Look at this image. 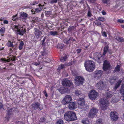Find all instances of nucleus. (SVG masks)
<instances>
[{"instance_id": "6", "label": "nucleus", "mask_w": 124, "mask_h": 124, "mask_svg": "<svg viewBox=\"0 0 124 124\" xmlns=\"http://www.w3.org/2000/svg\"><path fill=\"white\" fill-rule=\"evenodd\" d=\"M34 33L35 35L34 36H33L32 38L34 41H37L36 40L38 39L39 38L42 34L41 31L39 30V29L37 28H34Z\"/></svg>"}, {"instance_id": "36", "label": "nucleus", "mask_w": 124, "mask_h": 124, "mask_svg": "<svg viewBox=\"0 0 124 124\" xmlns=\"http://www.w3.org/2000/svg\"><path fill=\"white\" fill-rule=\"evenodd\" d=\"M7 45L8 47H14V45L12 44V43L9 41H8L7 43Z\"/></svg>"}, {"instance_id": "3", "label": "nucleus", "mask_w": 124, "mask_h": 124, "mask_svg": "<svg viewBox=\"0 0 124 124\" xmlns=\"http://www.w3.org/2000/svg\"><path fill=\"white\" fill-rule=\"evenodd\" d=\"M12 28L14 31L17 32V34H19L21 36L23 35L26 31L25 30L23 26L20 28L19 26L14 25Z\"/></svg>"}, {"instance_id": "39", "label": "nucleus", "mask_w": 124, "mask_h": 124, "mask_svg": "<svg viewBox=\"0 0 124 124\" xmlns=\"http://www.w3.org/2000/svg\"><path fill=\"white\" fill-rule=\"evenodd\" d=\"M98 20L103 22L105 21V19L104 18L101 17H99L98 18Z\"/></svg>"}, {"instance_id": "49", "label": "nucleus", "mask_w": 124, "mask_h": 124, "mask_svg": "<svg viewBox=\"0 0 124 124\" xmlns=\"http://www.w3.org/2000/svg\"><path fill=\"white\" fill-rule=\"evenodd\" d=\"M1 60L2 62H9V61H8V60H7L5 58H2L1 59Z\"/></svg>"}, {"instance_id": "44", "label": "nucleus", "mask_w": 124, "mask_h": 124, "mask_svg": "<svg viewBox=\"0 0 124 124\" xmlns=\"http://www.w3.org/2000/svg\"><path fill=\"white\" fill-rule=\"evenodd\" d=\"M57 0H51L50 1V2L52 4L56 3L57 2Z\"/></svg>"}, {"instance_id": "2", "label": "nucleus", "mask_w": 124, "mask_h": 124, "mask_svg": "<svg viewBox=\"0 0 124 124\" xmlns=\"http://www.w3.org/2000/svg\"><path fill=\"white\" fill-rule=\"evenodd\" d=\"M100 103L101 109L104 110L107 109L108 106L109 104V102L107 98H102L100 101Z\"/></svg>"}, {"instance_id": "51", "label": "nucleus", "mask_w": 124, "mask_h": 124, "mask_svg": "<svg viewBox=\"0 0 124 124\" xmlns=\"http://www.w3.org/2000/svg\"><path fill=\"white\" fill-rule=\"evenodd\" d=\"M122 38L118 37L116 38V40L119 42H121Z\"/></svg>"}, {"instance_id": "64", "label": "nucleus", "mask_w": 124, "mask_h": 124, "mask_svg": "<svg viewBox=\"0 0 124 124\" xmlns=\"http://www.w3.org/2000/svg\"><path fill=\"white\" fill-rule=\"evenodd\" d=\"M23 47V46L19 45V49L20 50H21L22 49Z\"/></svg>"}, {"instance_id": "7", "label": "nucleus", "mask_w": 124, "mask_h": 124, "mask_svg": "<svg viewBox=\"0 0 124 124\" xmlns=\"http://www.w3.org/2000/svg\"><path fill=\"white\" fill-rule=\"evenodd\" d=\"M75 85L78 86L83 84L84 81V78L81 76H79L76 77L75 78Z\"/></svg>"}, {"instance_id": "13", "label": "nucleus", "mask_w": 124, "mask_h": 124, "mask_svg": "<svg viewBox=\"0 0 124 124\" xmlns=\"http://www.w3.org/2000/svg\"><path fill=\"white\" fill-rule=\"evenodd\" d=\"M62 85L64 86L70 87L72 84L70 81L67 79H64L62 82Z\"/></svg>"}, {"instance_id": "60", "label": "nucleus", "mask_w": 124, "mask_h": 124, "mask_svg": "<svg viewBox=\"0 0 124 124\" xmlns=\"http://www.w3.org/2000/svg\"><path fill=\"white\" fill-rule=\"evenodd\" d=\"M8 21L7 20H4V24H8Z\"/></svg>"}, {"instance_id": "20", "label": "nucleus", "mask_w": 124, "mask_h": 124, "mask_svg": "<svg viewBox=\"0 0 124 124\" xmlns=\"http://www.w3.org/2000/svg\"><path fill=\"white\" fill-rule=\"evenodd\" d=\"M71 114L70 113V111H68L65 113L64 115V118L65 120L68 121H70L71 118L70 116Z\"/></svg>"}, {"instance_id": "12", "label": "nucleus", "mask_w": 124, "mask_h": 124, "mask_svg": "<svg viewBox=\"0 0 124 124\" xmlns=\"http://www.w3.org/2000/svg\"><path fill=\"white\" fill-rule=\"evenodd\" d=\"M103 65V69L105 71H107V70H109L111 66L109 62L107 60L104 61Z\"/></svg>"}, {"instance_id": "56", "label": "nucleus", "mask_w": 124, "mask_h": 124, "mask_svg": "<svg viewBox=\"0 0 124 124\" xmlns=\"http://www.w3.org/2000/svg\"><path fill=\"white\" fill-rule=\"evenodd\" d=\"M102 14L103 15H105L106 14V12L104 10H103L102 11Z\"/></svg>"}, {"instance_id": "48", "label": "nucleus", "mask_w": 124, "mask_h": 124, "mask_svg": "<svg viewBox=\"0 0 124 124\" xmlns=\"http://www.w3.org/2000/svg\"><path fill=\"white\" fill-rule=\"evenodd\" d=\"M116 80V79H113V78H112V79H111V80L110 81V83L111 84H113L114 82L115 81V80Z\"/></svg>"}, {"instance_id": "47", "label": "nucleus", "mask_w": 124, "mask_h": 124, "mask_svg": "<svg viewBox=\"0 0 124 124\" xmlns=\"http://www.w3.org/2000/svg\"><path fill=\"white\" fill-rule=\"evenodd\" d=\"M117 22L121 23H123L124 22V20L122 19H120L118 20H117Z\"/></svg>"}, {"instance_id": "21", "label": "nucleus", "mask_w": 124, "mask_h": 124, "mask_svg": "<svg viewBox=\"0 0 124 124\" xmlns=\"http://www.w3.org/2000/svg\"><path fill=\"white\" fill-rule=\"evenodd\" d=\"M70 113L71 114V115L70 116L71 119L70 121L75 120L77 119V118L75 113L71 111H70Z\"/></svg>"}, {"instance_id": "4", "label": "nucleus", "mask_w": 124, "mask_h": 124, "mask_svg": "<svg viewBox=\"0 0 124 124\" xmlns=\"http://www.w3.org/2000/svg\"><path fill=\"white\" fill-rule=\"evenodd\" d=\"M85 100L84 98H79L78 101V107L79 108L83 109L85 110L88 108V107L85 103Z\"/></svg>"}, {"instance_id": "27", "label": "nucleus", "mask_w": 124, "mask_h": 124, "mask_svg": "<svg viewBox=\"0 0 124 124\" xmlns=\"http://www.w3.org/2000/svg\"><path fill=\"white\" fill-rule=\"evenodd\" d=\"M119 99V97L118 96H117L116 97H115V98H113L111 102L112 103H116L118 101Z\"/></svg>"}, {"instance_id": "59", "label": "nucleus", "mask_w": 124, "mask_h": 124, "mask_svg": "<svg viewBox=\"0 0 124 124\" xmlns=\"http://www.w3.org/2000/svg\"><path fill=\"white\" fill-rule=\"evenodd\" d=\"M17 16V15L16 14V15L15 16H13V18L12 19V20H13L14 21L16 19H14V18L16 17Z\"/></svg>"}, {"instance_id": "53", "label": "nucleus", "mask_w": 124, "mask_h": 124, "mask_svg": "<svg viewBox=\"0 0 124 124\" xmlns=\"http://www.w3.org/2000/svg\"><path fill=\"white\" fill-rule=\"evenodd\" d=\"M102 35L103 36H104L105 37H107L106 33L105 31H104L103 32V33L102 34Z\"/></svg>"}, {"instance_id": "33", "label": "nucleus", "mask_w": 124, "mask_h": 124, "mask_svg": "<svg viewBox=\"0 0 124 124\" xmlns=\"http://www.w3.org/2000/svg\"><path fill=\"white\" fill-rule=\"evenodd\" d=\"M120 92L122 94H124V83L122 85Z\"/></svg>"}, {"instance_id": "19", "label": "nucleus", "mask_w": 124, "mask_h": 124, "mask_svg": "<svg viewBox=\"0 0 124 124\" xmlns=\"http://www.w3.org/2000/svg\"><path fill=\"white\" fill-rule=\"evenodd\" d=\"M68 106V108L70 110H73L77 107V106L75 102H72L70 103Z\"/></svg>"}, {"instance_id": "29", "label": "nucleus", "mask_w": 124, "mask_h": 124, "mask_svg": "<svg viewBox=\"0 0 124 124\" xmlns=\"http://www.w3.org/2000/svg\"><path fill=\"white\" fill-rule=\"evenodd\" d=\"M58 32L57 31H51L50 32V34L53 36L58 35Z\"/></svg>"}, {"instance_id": "46", "label": "nucleus", "mask_w": 124, "mask_h": 124, "mask_svg": "<svg viewBox=\"0 0 124 124\" xmlns=\"http://www.w3.org/2000/svg\"><path fill=\"white\" fill-rule=\"evenodd\" d=\"M92 15L90 10H89L87 13V16H88L91 17Z\"/></svg>"}, {"instance_id": "43", "label": "nucleus", "mask_w": 124, "mask_h": 124, "mask_svg": "<svg viewBox=\"0 0 124 124\" xmlns=\"http://www.w3.org/2000/svg\"><path fill=\"white\" fill-rule=\"evenodd\" d=\"M64 67L65 65H64L61 64L58 67V69L59 70H60L61 69L63 68Z\"/></svg>"}, {"instance_id": "31", "label": "nucleus", "mask_w": 124, "mask_h": 124, "mask_svg": "<svg viewBox=\"0 0 124 124\" xmlns=\"http://www.w3.org/2000/svg\"><path fill=\"white\" fill-rule=\"evenodd\" d=\"M75 94L76 95L78 96L79 95H81L82 94V93L80 90H77L75 91Z\"/></svg>"}, {"instance_id": "55", "label": "nucleus", "mask_w": 124, "mask_h": 124, "mask_svg": "<svg viewBox=\"0 0 124 124\" xmlns=\"http://www.w3.org/2000/svg\"><path fill=\"white\" fill-rule=\"evenodd\" d=\"M43 93L45 95V96L46 97H47L48 96V95L46 93V91L45 90L44 91Z\"/></svg>"}, {"instance_id": "42", "label": "nucleus", "mask_w": 124, "mask_h": 124, "mask_svg": "<svg viewBox=\"0 0 124 124\" xmlns=\"http://www.w3.org/2000/svg\"><path fill=\"white\" fill-rule=\"evenodd\" d=\"M95 23L98 26H100L101 24V23L97 20H96L95 22Z\"/></svg>"}, {"instance_id": "1", "label": "nucleus", "mask_w": 124, "mask_h": 124, "mask_svg": "<svg viewBox=\"0 0 124 124\" xmlns=\"http://www.w3.org/2000/svg\"><path fill=\"white\" fill-rule=\"evenodd\" d=\"M85 66L86 70L89 72H92L95 68L94 62L92 61L89 60L85 62Z\"/></svg>"}, {"instance_id": "24", "label": "nucleus", "mask_w": 124, "mask_h": 124, "mask_svg": "<svg viewBox=\"0 0 124 124\" xmlns=\"http://www.w3.org/2000/svg\"><path fill=\"white\" fill-rule=\"evenodd\" d=\"M47 39L46 37H45L42 40V46L43 48H44L45 46L47 45Z\"/></svg>"}, {"instance_id": "34", "label": "nucleus", "mask_w": 124, "mask_h": 124, "mask_svg": "<svg viewBox=\"0 0 124 124\" xmlns=\"http://www.w3.org/2000/svg\"><path fill=\"white\" fill-rule=\"evenodd\" d=\"M106 96L108 98H110L112 96V93L111 92H109L106 94Z\"/></svg>"}, {"instance_id": "57", "label": "nucleus", "mask_w": 124, "mask_h": 124, "mask_svg": "<svg viewBox=\"0 0 124 124\" xmlns=\"http://www.w3.org/2000/svg\"><path fill=\"white\" fill-rule=\"evenodd\" d=\"M3 107V105L2 103L0 101V109L2 108Z\"/></svg>"}, {"instance_id": "63", "label": "nucleus", "mask_w": 124, "mask_h": 124, "mask_svg": "<svg viewBox=\"0 0 124 124\" xmlns=\"http://www.w3.org/2000/svg\"><path fill=\"white\" fill-rule=\"evenodd\" d=\"M50 13V11H48L45 12V13L46 14H48Z\"/></svg>"}, {"instance_id": "17", "label": "nucleus", "mask_w": 124, "mask_h": 124, "mask_svg": "<svg viewBox=\"0 0 124 124\" xmlns=\"http://www.w3.org/2000/svg\"><path fill=\"white\" fill-rule=\"evenodd\" d=\"M101 57L100 54L98 53H96L94 54L93 58L94 60L97 61L98 62L101 63V61L100 60Z\"/></svg>"}, {"instance_id": "37", "label": "nucleus", "mask_w": 124, "mask_h": 124, "mask_svg": "<svg viewBox=\"0 0 124 124\" xmlns=\"http://www.w3.org/2000/svg\"><path fill=\"white\" fill-rule=\"evenodd\" d=\"M39 121L41 123H43L46 122V121L45 118L44 117H42L40 119Z\"/></svg>"}, {"instance_id": "41", "label": "nucleus", "mask_w": 124, "mask_h": 124, "mask_svg": "<svg viewBox=\"0 0 124 124\" xmlns=\"http://www.w3.org/2000/svg\"><path fill=\"white\" fill-rule=\"evenodd\" d=\"M5 31V28L3 27L0 29V33L1 34L4 33Z\"/></svg>"}, {"instance_id": "40", "label": "nucleus", "mask_w": 124, "mask_h": 124, "mask_svg": "<svg viewBox=\"0 0 124 124\" xmlns=\"http://www.w3.org/2000/svg\"><path fill=\"white\" fill-rule=\"evenodd\" d=\"M63 123L62 120L61 119H59L57 121L56 124H63Z\"/></svg>"}, {"instance_id": "52", "label": "nucleus", "mask_w": 124, "mask_h": 124, "mask_svg": "<svg viewBox=\"0 0 124 124\" xmlns=\"http://www.w3.org/2000/svg\"><path fill=\"white\" fill-rule=\"evenodd\" d=\"M33 64L35 65L36 66H37L39 65L40 64V62H34Z\"/></svg>"}, {"instance_id": "23", "label": "nucleus", "mask_w": 124, "mask_h": 124, "mask_svg": "<svg viewBox=\"0 0 124 124\" xmlns=\"http://www.w3.org/2000/svg\"><path fill=\"white\" fill-rule=\"evenodd\" d=\"M7 115L6 117V120H7V121L10 118V115L12 113V109H8L7 110Z\"/></svg>"}, {"instance_id": "62", "label": "nucleus", "mask_w": 124, "mask_h": 124, "mask_svg": "<svg viewBox=\"0 0 124 124\" xmlns=\"http://www.w3.org/2000/svg\"><path fill=\"white\" fill-rule=\"evenodd\" d=\"M92 3H94L95 1V0H88Z\"/></svg>"}, {"instance_id": "18", "label": "nucleus", "mask_w": 124, "mask_h": 124, "mask_svg": "<svg viewBox=\"0 0 124 124\" xmlns=\"http://www.w3.org/2000/svg\"><path fill=\"white\" fill-rule=\"evenodd\" d=\"M60 92L62 94L69 92L70 90L67 88L62 87L59 89Z\"/></svg>"}, {"instance_id": "30", "label": "nucleus", "mask_w": 124, "mask_h": 124, "mask_svg": "<svg viewBox=\"0 0 124 124\" xmlns=\"http://www.w3.org/2000/svg\"><path fill=\"white\" fill-rule=\"evenodd\" d=\"M72 39V38L71 37L68 40H66V39H64L63 40V42L67 44H68L69 43H70V44Z\"/></svg>"}, {"instance_id": "45", "label": "nucleus", "mask_w": 124, "mask_h": 124, "mask_svg": "<svg viewBox=\"0 0 124 124\" xmlns=\"http://www.w3.org/2000/svg\"><path fill=\"white\" fill-rule=\"evenodd\" d=\"M102 0L104 3L108 4L110 3L109 0Z\"/></svg>"}, {"instance_id": "32", "label": "nucleus", "mask_w": 124, "mask_h": 124, "mask_svg": "<svg viewBox=\"0 0 124 124\" xmlns=\"http://www.w3.org/2000/svg\"><path fill=\"white\" fill-rule=\"evenodd\" d=\"M120 65H117L116 67L115 68V70L113 71L114 72H115L116 71H119L120 70Z\"/></svg>"}, {"instance_id": "10", "label": "nucleus", "mask_w": 124, "mask_h": 124, "mask_svg": "<svg viewBox=\"0 0 124 124\" xmlns=\"http://www.w3.org/2000/svg\"><path fill=\"white\" fill-rule=\"evenodd\" d=\"M31 106L32 108L35 110L37 109L40 110L42 109L43 108V106L41 104H40L38 102H35L31 104Z\"/></svg>"}, {"instance_id": "25", "label": "nucleus", "mask_w": 124, "mask_h": 124, "mask_svg": "<svg viewBox=\"0 0 124 124\" xmlns=\"http://www.w3.org/2000/svg\"><path fill=\"white\" fill-rule=\"evenodd\" d=\"M122 82V80H119L118 81L114 87V89L115 91H116V89L120 85Z\"/></svg>"}, {"instance_id": "15", "label": "nucleus", "mask_w": 124, "mask_h": 124, "mask_svg": "<svg viewBox=\"0 0 124 124\" xmlns=\"http://www.w3.org/2000/svg\"><path fill=\"white\" fill-rule=\"evenodd\" d=\"M118 114L115 112H111L110 113V116L111 119L112 120L116 121L118 118Z\"/></svg>"}, {"instance_id": "28", "label": "nucleus", "mask_w": 124, "mask_h": 124, "mask_svg": "<svg viewBox=\"0 0 124 124\" xmlns=\"http://www.w3.org/2000/svg\"><path fill=\"white\" fill-rule=\"evenodd\" d=\"M82 123L84 124H89L90 122L88 119H85L83 120L82 121Z\"/></svg>"}, {"instance_id": "26", "label": "nucleus", "mask_w": 124, "mask_h": 124, "mask_svg": "<svg viewBox=\"0 0 124 124\" xmlns=\"http://www.w3.org/2000/svg\"><path fill=\"white\" fill-rule=\"evenodd\" d=\"M39 6V8H37L35 9V11L36 12H40L41 10V8L42 7L41 4H39L38 5Z\"/></svg>"}, {"instance_id": "54", "label": "nucleus", "mask_w": 124, "mask_h": 124, "mask_svg": "<svg viewBox=\"0 0 124 124\" xmlns=\"http://www.w3.org/2000/svg\"><path fill=\"white\" fill-rule=\"evenodd\" d=\"M29 8V6H24V7H23L22 8L23 9H26V8Z\"/></svg>"}, {"instance_id": "11", "label": "nucleus", "mask_w": 124, "mask_h": 124, "mask_svg": "<svg viewBox=\"0 0 124 124\" xmlns=\"http://www.w3.org/2000/svg\"><path fill=\"white\" fill-rule=\"evenodd\" d=\"M98 95V93L95 90H93L90 92L89 97L91 100H93L97 98Z\"/></svg>"}, {"instance_id": "16", "label": "nucleus", "mask_w": 124, "mask_h": 124, "mask_svg": "<svg viewBox=\"0 0 124 124\" xmlns=\"http://www.w3.org/2000/svg\"><path fill=\"white\" fill-rule=\"evenodd\" d=\"M107 52H108L109 54H111L112 53L111 49H109L108 46V45H106L104 47L103 55L104 56L105 55Z\"/></svg>"}, {"instance_id": "22", "label": "nucleus", "mask_w": 124, "mask_h": 124, "mask_svg": "<svg viewBox=\"0 0 124 124\" xmlns=\"http://www.w3.org/2000/svg\"><path fill=\"white\" fill-rule=\"evenodd\" d=\"M20 17L21 18L25 20L28 17V15L26 13L22 12L20 13Z\"/></svg>"}, {"instance_id": "50", "label": "nucleus", "mask_w": 124, "mask_h": 124, "mask_svg": "<svg viewBox=\"0 0 124 124\" xmlns=\"http://www.w3.org/2000/svg\"><path fill=\"white\" fill-rule=\"evenodd\" d=\"M64 46L63 45H59V46L57 47V48H61L62 49L64 47Z\"/></svg>"}, {"instance_id": "35", "label": "nucleus", "mask_w": 124, "mask_h": 124, "mask_svg": "<svg viewBox=\"0 0 124 124\" xmlns=\"http://www.w3.org/2000/svg\"><path fill=\"white\" fill-rule=\"evenodd\" d=\"M75 29V27L73 26H70L68 28V31L70 32L72 31L73 30Z\"/></svg>"}, {"instance_id": "61", "label": "nucleus", "mask_w": 124, "mask_h": 124, "mask_svg": "<svg viewBox=\"0 0 124 124\" xmlns=\"http://www.w3.org/2000/svg\"><path fill=\"white\" fill-rule=\"evenodd\" d=\"M24 45V43L23 41H21L20 43V44L19 45L22 46H23Z\"/></svg>"}, {"instance_id": "14", "label": "nucleus", "mask_w": 124, "mask_h": 124, "mask_svg": "<svg viewBox=\"0 0 124 124\" xmlns=\"http://www.w3.org/2000/svg\"><path fill=\"white\" fill-rule=\"evenodd\" d=\"M103 73V71L101 70L96 71L95 72L93 77L99 79L102 75Z\"/></svg>"}, {"instance_id": "38", "label": "nucleus", "mask_w": 124, "mask_h": 124, "mask_svg": "<svg viewBox=\"0 0 124 124\" xmlns=\"http://www.w3.org/2000/svg\"><path fill=\"white\" fill-rule=\"evenodd\" d=\"M67 58V55H66L65 56L62 57L60 59V60L61 62H63L66 60Z\"/></svg>"}, {"instance_id": "9", "label": "nucleus", "mask_w": 124, "mask_h": 124, "mask_svg": "<svg viewBox=\"0 0 124 124\" xmlns=\"http://www.w3.org/2000/svg\"><path fill=\"white\" fill-rule=\"evenodd\" d=\"M98 111V110L96 108H92L89 113L88 117L89 118H93L97 112Z\"/></svg>"}, {"instance_id": "5", "label": "nucleus", "mask_w": 124, "mask_h": 124, "mask_svg": "<svg viewBox=\"0 0 124 124\" xmlns=\"http://www.w3.org/2000/svg\"><path fill=\"white\" fill-rule=\"evenodd\" d=\"M72 101L71 96L70 95H67L63 99L62 101V103L64 105H66L71 102Z\"/></svg>"}, {"instance_id": "58", "label": "nucleus", "mask_w": 124, "mask_h": 124, "mask_svg": "<svg viewBox=\"0 0 124 124\" xmlns=\"http://www.w3.org/2000/svg\"><path fill=\"white\" fill-rule=\"evenodd\" d=\"M38 1H35L33 2V5H34L35 4H37L38 3Z\"/></svg>"}, {"instance_id": "8", "label": "nucleus", "mask_w": 124, "mask_h": 124, "mask_svg": "<svg viewBox=\"0 0 124 124\" xmlns=\"http://www.w3.org/2000/svg\"><path fill=\"white\" fill-rule=\"evenodd\" d=\"M96 85L97 88L100 90H103L107 87L106 83L101 81L97 83Z\"/></svg>"}]
</instances>
